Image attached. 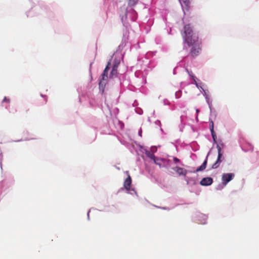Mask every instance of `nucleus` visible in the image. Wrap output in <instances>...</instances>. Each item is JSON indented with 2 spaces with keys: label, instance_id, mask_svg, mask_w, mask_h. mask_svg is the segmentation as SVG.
I'll return each mask as SVG.
<instances>
[{
  "label": "nucleus",
  "instance_id": "nucleus-11",
  "mask_svg": "<svg viewBox=\"0 0 259 259\" xmlns=\"http://www.w3.org/2000/svg\"><path fill=\"white\" fill-rule=\"evenodd\" d=\"M213 179L211 177H207L202 179L200 182V184L203 186H208L213 183Z\"/></svg>",
  "mask_w": 259,
  "mask_h": 259
},
{
  "label": "nucleus",
  "instance_id": "nucleus-10",
  "mask_svg": "<svg viewBox=\"0 0 259 259\" xmlns=\"http://www.w3.org/2000/svg\"><path fill=\"white\" fill-rule=\"evenodd\" d=\"M209 130L211 133V135L213 140V142L214 144H217V135L214 131V123L213 121L209 118Z\"/></svg>",
  "mask_w": 259,
  "mask_h": 259
},
{
  "label": "nucleus",
  "instance_id": "nucleus-47",
  "mask_svg": "<svg viewBox=\"0 0 259 259\" xmlns=\"http://www.w3.org/2000/svg\"><path fill=\"white\" fill-rule=\"evenodd\" d=\"M154 114H155V111H153V113H152V115H154Z\"/></svg>",
  "mask_w": 259,
  "mask_h": 259
},
{
  "label": "nucleus",
  "instance_id": "nucleus-22",
  "mask_svg": "<svg viewBox=\"0 0 259 259\" xmlns=\"http://www.w3.org/2000/svg\"><path fill=\"white\" fill-rule=\"evenodd\" d=\"M205 85V84L201 81L199 82V83L198 84V88H197L201 92H202V89H204L203 87Z\"/></svg>",
  "mask_w": 259,
  "mask_h": 259
},
{
  "label": "nucleus",
  "instance_id": "nucleus-6",
  "mask_svg": "<svg viewBox=\"0 0 259 259\" xmlns=\"http://www.w3.org/2000/svg\"><path fill=\"white\" fill-rule=\"evenodd\" d=\"M217 148L218 150V157L215 162L212 164L211 168L216 169L219 166L220 163L222 162L224 157L223 156V152L222 151V148L220 147V145H217Z\"/></svg>",
  "mask_w": 259,
  "mask_h": 259
},
{
  "label": "nucleus",
  "instance_id": "nucleus-40",
  "mask_svg": "<svg viewBox=\"0 0 259 259\" xmlns=\"http://www.w3.org/2000/svg\"><path fill=\"white\" fill-rule=\"evenodd\" d=\"M161 208L163 209H165V210H169V208L165 207H161Z\"/></svg>",
  "mask_w": 259,
  "mask_h": 259
},
{
  "label": "nucleus",
  "instance_id": "nucleus-36",
  "mask_svg": "<svg viewBox=\"0 0 259 259\" xmlns=\"http://www.w3.org/2000/svg\"><path fill=\"white\" fill-rule=\"evenodd\" d=\"M2 157H3L2 153H0V160H1L0 165H1V168H2Z\"/></svg>",
  "mask_w": 259,
  "mask_h": 259
},
{
  "label": "nucleus",
  "instance_id": "nucleus-19",
  "mask_svg": "<svg viewBox=\"0 0 259 259\" xmlns=\"http://www.w3.org/2000/svg\"><path fill=\"white\" fill-rule=\"evenodd\" d=\"M126 192L128 194H130L131 195H133L134 194H136L137 196H138L136 191H135L134 188H130L129 190H126Z\"/></svg>",
  "mask_w": 259,
  "mask_h": 259
},
{
  "label": "nucleus",
  "instance_id": "nucleus-5",
  "mask_svg": "<svg viewBox=\"0 0 259 259\" xmlns=\"http://www.w3.org/2000/svg\"><path fill=\"white\" fill-rule=\"evenodd\" d=\"M139 147L140 149V151L141 152H145L146 155L151 159L153 160L156 164L159 165V166L161 165V163L158 162L159 158H156L153 153H151L147 149L142 145H139Z\"/></svg>",
  "mask_w": 259,
  "mask_h": 259
},
{
  "label": "nucleus",
  "instance_id": "nucleus-42",
  "mask_svg": "<svg viewBox=\"0 0 259 259\" xmlns=\"http://www.w3.org/2000/svg\"><path fill=\"white\" fill-rule=\"evenodd\" d=\"M196 111L197 114H198V113L199 112V110L198 109H197L196 110Z\"/></svg>",
  "mask_w": 259,
  "mask_h": 259
},
{
  "label": "nucleus",
  "instance_id": "nucleus-12",
  "mask_svg": "<svg viewBox=\"0 0 259 259\" xmlns=\"http://www.w3.org/2000/svg\"><path fill=\"white\" fill-rule=\"evenodd\" d=\"M132 178L130 175H128L127 177L126 178L124 182V188L126 190H129L130 188H131V186L132 184Z\"/></svg>",
  "mask_w": 259,
  "mask_h": 259
},
{
  "label": "nucleus",
  "instance_id": "nucleus-16",
  "mask_svg": "<svg viewBox=\"0 0 259 259\" xmlns=\"http://www.w3.org/2000/svg\"><path fill=\"white\" fill-rule=\"evenodd\" d=\"M169 157L171 158L174 164L178 165H180L181 166H184V164L182 162L181 160L175 156H169Z\"/></svg>",
  "mask_w": 259,
  "mask_h": 259
},
{
  "label": "nucleus",
  "instance_id": "nucleus-31",
  "mask_svg": "<svg viewBox=\"0 0 259 259\" xmlns=\"http://www.w3.org/2000/svg\"><path fill=\"white\" fill-rule=\"evenodd\" d=\"M6 183V180H2L0 183V187L1 188L4 187V184Z\"/></svg>",
  "mask_w": 259,
  "mask_h": 259
},
{
  "label": "nucleus",
  "instance_id": "nucleus-2",
  "mask_svg": "<svg viewBox=\"0 0 259 259\" xmlns=\"http://www.w3.org/2000/svg\"><path fill=\"white\" fill-rule=\"evenodd\" d=\"M183 37L184 43L188 47H191V56L193 57L197 56L201 50V41L199 39L198 33L193 31L190 24L184 26Z\"/></svg>",
  "mask_w": 259,
  "mask_h": 259
},
{
  "label": "nucleus",
  "instance_id": "nucleus-13",
  "mask_svg": "<svg viewBox=\"0 0 259 259\" xmlns=\"http://www.w3.org/2000/svg\"><path fill=\"white\" fill-rule=\"evenodd\" d=\"M208 154H207L206 157L205 158V160H204V161L203 162L202 164L198 166L196 169L193 172H198V171H203V170H204L206 167V165H207V157H208Z\"/></svg>",
  "mask_w": 259,
  "mask_h": 259
},
{
  "label": "nucleus",
  "instance_id": "nucleus-1",
  "mask_svg": "<svg viewBox=\"0 0 259 259\" xmlns=\"http://www.w3.org/2000/svg\"><path fill=\"white\" fill-rule=\"evenodd\" d=\"M118 54L117 51H116V53L113 54L108 61L107 64L99 79V89L102 93L104 92L105 88L108 79V72L111 67L112 69L109 77V81L111 79H115V81H117L120 85H121L122 83V80L123 79L124 75L123 74H119L117 72V68L120 63L121 59V55L117 57Z\"/></svg>",
  "mask_w": 259,
  "mask_h": 259
},
{
  "label": "nucleus",
  "instance_id": "nucleus-26",
  "mask_svg": "<svg viewBox=\"0 0 259 259\" xmlns=\"http://www.w3.org/2000/svg\"><path fill=\"white\" fill-rule=\"evenodd\" d=\"M179 1L181 4L183 3L186 6H188L190 4L189 0H179Z\"/></svg>",
  "mask_w": 259,
  "mask_h": 259
},
{
  "label": "nucleus",
  "instance_id": "nucleus-9",
  "mask_svg": "<svg viewBox=\"0 0 259 259\" xmlns=\"http://www.w3.org/2000/svg\"><path fill=\"white\" fill-rule=\"evenodd\" d=\"M171 169L176 171L179 176H186L188 172L187 170L181 167L178 165L171 167Z\"/></svg>",
  "mask_w": 259,
  "mask_h": 259
},
{
  "label": "nucleus",
  "instance_id": "nucleus-27",
  "mask_svg": "<svg viewBox=\"0 0 259 259\" xmlns=\"http://www.w3.org/2000/svg\"><path fill=\"white\" fill-rule=\"evenodd\" d=\"M203 95V96L204 97V98H205L206 97H209V96L207 94V92H206V91L204 89H202V92H201Z\"/></svg>",
  "mask_w": 259,
  "mask_h": 259
},
{
  "label": "nucleus",
  "instance_id": "nucleus-15",
  "mask_svg": "<svg viewBox=\"0 0 259 259\" xmlns=\"http://www.w3.org/2000/svg\"><path fill=\"white\" fill-rule=\"evenodd\" d=\"M206 102L208 106V107L209 108L210 111V115H212L213 113V108L212 106V100L210 99V96L208 97H206L205 98Z\"/></svg>",
  "mask_w": 259,
  "mask_h": 259
},
{
  "label": "nucleus",
  "instance_id": "nucleus-29",
  "mask_svg": "<svg viewBox=\"0 0 259 259\" xmlns=\"http://www.w3.org/2000/svg\"><path fill=\"white\" fill-rule=\"evenodd\" d=\"M151 150L152 152V153L154 154V152L157 151V147L155 146H152L151 147Z\"/></svg>",
  "mask_w": 259,
  "mask_h": 259
},
{
  "label": "nucleus",
  "instance_id": "nucleus-38",
  "mask_svg": "<svg viewBox=\"0 0 259 259\" xmlns=\"http://www.w3.org/2000/svg\"><path fill=\"white\" fill-rule=\"evenodd\" d=\"M91 210L89 209L88 211V213H87V216H88V219L89 220H90V215H89V213H90V212Z\"/></svg>",
  "mask_w": 259,
  "mask_h": 259
},
{
  "label": "nucleus",
  "instance_id": "nucleus-14",
  "mask_svg": "<svg viewBox=\"0 0 259 259\" xmlns=\"http://www.w3.org/2000/svg\"><path fill=\"white\" fill-rule=\"evenodd\" d=\"M10 101L11 100L10 98L7 97H5L1 103L2 106L4 107L6 109L8 110L9 109Z\"/></svg>",
  "mask_w": 259,
  "mask_h": 259
},
{
  "label": "nucleus",
  "instance_id": "nucleus-18",
  "mask_svg": "<svg viewBox=\"0 0 259 259\" xmlns=\"http://www.w3.org/2000/svg\"><path fill=\"white\" fill-rule=\"evenodd\" d=\"M192 79H193V82H192V83L194 84L197 88H198V84L199 83V82H198L196 80L197 79V78L196 77V76L195 75H192Z\"/></svg>",
  "mask_w": 259,
  "mask_h": 259
},
{
  "label": "nucleus",
  "instance_id": "nucleus-4",
  "mask_svg": "<svg viewBox=\"0 0 259 259\" xmlns=\"http://www.w3.org/2000/svg\"><path fill=\"white\" fill-rule=\"evenodd\" d=\"M193 220L199 224L205 225L207 223V215L200 212H196L193 215Z\"/></svg>",
  "mask_w": 259,
  "mask_h": 259
},
{
  "label": "nucleus",
  "instance_id": "nucleus-39",
  "mask_svg": "<svg viewBox=\"0 0 259 259\" xmlns=\"http://www.w3.org/2000/svg\"><path fill=\"white\" fill-rule=\"evenodd\" d=\"M248 145H249V150H250L251 151H252L253 150V147H252V146L251 144H248Z\"/></svg>",
  "mask_w": 259,
  "mask_h": 259
},
{
  "label": "nucleus",
  "instance_id": "nucleus-44",
  "mask_svg": "<svg viewBox=\"0 0 259 259\" xmlns=\"http://www.w3.org/2000/svg\"><path fill=\"white\" fill-rule=\"evenodd\" d=\"M38 7H35L34 8V10H37V9H38Z\"/></svg>",
  "mask_w": 259,
  "mask_h": 259
},
{
  "label": "nucleus",
  "instance_id": "nucleus-21",
  "mask_svg": "<svg viewBox=\"0 0 259 259\" xmlns=\"http://www.w3.org/2000/svg\"><path fill=\"white\" fill-rule=\"evenodd\" d=\"M36 138H25L24 139H20V140H16V141H14V142H21V141H29V140H33V139H36Z\"/></svg>",
  "mask_w": 259,
  "mask_h": 259
},
{
  "label": "nucleus",
  "instance_id": "nucleus-46",
  "mask_svg": "<svg viewBox=\"0 0 259 259\" xmlns=\"http://www.w3.org/2000/svg\"><path fill=\"white\" fill-rule=\"evenodd\" d=\"M40 95H41V96L42 97H46V96H45V95H42V94H41Z\"/></svg>",
  "mask_w": 259,
  "mask_h": 259
},
{
  "label": "nucleus",
  "instance_id": "nucleus-37",
  "mask_svg": "<svg viewBox=\"0 0 259 259\" xmlns=\"http://www.w3.org/2000/svg\"><path fill=\"white\" fill-rule=\"evenodd\" d=\"M138 102L137 100H135V101L134 102L133 104V106L134 107H136L137 106H138Z\"/></svg>",
  "mask_w": 259,
  "mask_h": 259
},
{
  "label": "nucleus",
  "instance_id": "nucleus-17",
  "mask_svg": "<svg viewBox=\"0 0 259 259\" xmlns=\"http://www.w3.org/2000/svg\"><path fill=\"white\" fill-rule=\"evenodd\" d=\"M139 0H129L128 6L134 7L138 2Z\"/></svg>",
  "mask_w": 259,
  "mask_h": 259
},
{
  "label": "nucleus",
  "instance_id": "nucleus-43",
  "mask_svg": "<svg viewBox=\"0 0 259 259\" xmlns=\"http://www.w3.org/2000/svg\"><path fill=\"white\" fill-rule=\"evenodd\" d=\"M148 121L149 122H151V119H150V117H148Z\"/></svg>",
  "mask_w": 259,
  "mask_h": 259
},
{
  "label": "nucleus",
  "instance_id": "nucleus-49",
  "mask_svg": "<svg viewBox=\"0 0 259 259\" xmlns=\"http://www.w3.org/2000/svg\"><path fill=\"white\" fill-rule=\"evenodd\" d=\"M92 64H93V63H91L90 64V66H91V65H92Z\"/></svg>",
  "mask_w": 259,
  "mask_h": 259
},
{
  "label": "nucleus",
  "instance_id": "nucleus-41",
  "mask_svg": "<svg viewBox=\"0 0 259 259\" xmlns=\"http://www.w3.org/2000/svg\"><path fill=\"white\" fill-rule=\"evenodd\" d=\"M176 68H175L174 69V70H173V73H174V74H176Z\"/></svg>",
  "mask_w": 259,
  "mask_h": 259
},
{
  "label": "nucleus",
  "instance_id": "nucleus-33",
  "mask_svg": "<svg viewBox=\"0 0 259 259\" xmlns=\"http://www.w3.org/2000/svg\"><path fill=\"white\" fill-rule=\"evenodd\" d=\"M217 145H220V147H221V148H222V147H224V143H223L221 141H220V142H219V144H217Z\"/></svg>",
  "mask_w": 259,
  "mask_h": 259
},
{
  "label": "nucleus",
  "instance_id": "nucleus-24",
  "mask_svg": "<svg viewBox=\"0 0 259 259\" xmlns=\"http://www.w3.org/2000/svg\"><path fill=\"white\" fill-rule=\"evenodd\" d=\"M226 185H224L222 183V184H219L216 187V190H222L224 187Z\"/></svg>",
  "mask_w": 259,
  "mask_h": 259
},
{
  "label": "nucleus",
  "instance_id": "nucleus-35",
  "mask_svg": "<svg viewBox=\"0 0 259 259\" xmlns=\"http://www.w3.org/2000/svg\"><path fill=\"white\" fill-rule=\"evenodd\" d=\"M142 128H140L138 131V135L140 137H142Z\"/></svg>",
  "mask_w": 259,
  "mask_h": 259
},
{
  "label": "nucleus",
  "instance_id": "nucleus-48",
  "mask_svg": "<svg viewBox=\"0 0 259 259\" xmlns=\"http://www.w3.org/2000/svg\"><path fill=\"white\" fill-rule=\"evenodd\" d=\"M120 143L123 144V145H124V143L123 142H122V141H120Z\"/></svg>",
  "mask_w": 259,
  "mask_h": 259
},
{
  "label": "nucleus",
  "instance_id": "nucleus-3",
  "mask_svg": "<svg viewBox=\"0 0 259 259\" xmlns=\"http://www.w3.org/2000/svg\"><path fill=\"white\" fill-rule=\"evenodd\" d=\"M121 21L124 25L126 23V21L130 20L132 21H135L137 19V13L133 9V7L127 6L126 9L124 16L120 15Z\"/></svg>",
  "mask_w": 259,
  "mask_h": 259
},
{
  "label": "nucleus",
  "instance_id": "nucleus-23",
  "mask_svg": "<svg viewBox=\"0 0 259 259\" xmlns=\"http://www.w3.org/2000/svg\"><path fill=\"white\" fill-rule=\"evenodd\" d=\"M135 112L139 115H142L143 113V110L140 107H138V108H136Z\"/></svg>",
  "mask_w": 259,
  "mask_h": 259
},
{
  "label": "nucleus",
  "instance_id": "nucleus-28",
  "mask_svg": "<svg viewBox=\"0 0 259 259\" xmlns=\"http://www.w3.org/2000/svg\"><path fill=\"white\" fill-rule=\"evenodd\" d=\"M163 103L164 105H170V104L169 101L166 99L163 100Z\"/></svg>",
  "mask_w": 259,
  "mask_h": 259
},
{
  "label": "nucleus",
  "instance_id": "nucleus-45",
  "mask_svg": "<svg viewBox=\"0 0 259 259\" xmlns=\"http://www.w3.org/2000/svg\"><path fill=\"white\" fill-rule=\"evenodd\" d=\"M241 148H242V149L243 151H245V152L246 151L244 149V148H243V147H241Z\"/></svg>",
  "mask_w": 259,
  "mask_h": 259
},
{
  "label": "nucleus",
  "instance_id": "nucleus-32",
  "mask_svg": "<svg viewBox=\"0 0 259 259\" xmlns=\"http://www.w3.org/2000/svg\"><path fill=\"white\" fill-rule=\"evenodd\" d=\"M186 71L188 72V74H189V76L192 78V75H194L193 74L192 72H190V71L188 70V69H186Z\"/></svg>",
  "mask_w": 259,
  "mask_h": 259
},
{
  "label": "nucleus",
  "instance_id": "nucleus-8",
  "mask_svg": "<svg viewBox=\"0 0 259 259\" xmlns=\"http://www.w3.org/2000/svg\"><path fill=\"white\" fill-rule=\"evenodd\" d=\"M159 162H160L161 164L160 167H164L167 168H170L173 167L172 160L171 159H165V158H159Z\"/></svg>",
  "mask_w": 259,
  "mask_h": 259
},
{
  "label": "nucleus",
  "instance_id": "nucleus-25",
  "mask_svg": "<svg viewBox=\"0 0 259 259\" xmlns=\"http://www.w3.org/2000/svg\"><path fill=\"white\" fill-rule=\"evenodd\" d=\"M182 96V91L179 90L176 92L175 97L177 99L180 98Z\"/></svg>",
  "mask_w": 259,
  "mask_h": 259
},
{
  "label": "nucleus",
  "instance_id": "nucleus-34",
  "mask_svg": "<svg viewBox=\"0 0 259 259\" xmlns=\"http://www.w3.org/2000/svg\"><path fill=\"white\" fill-rule=\"evenodd\" d=\"M210 116H214V117H216V116H217V113H216L215 110L214 109H213V113H212V115H211L210 114Z\"/></svg>",
  "mask_w": 259,
  "mask_h": 259
},
{
  "label": "nucleus",
  "instance_id": "nucleus-30",
  "mask_svg": "<svg viewBox=\"0 0 259 259\" xmlns=\"http://www.w3.org/2000/svg\"><path fill=\"white\" fill-rule=\"evenodd\" d=\"M155 124L156 125H157L159 126H161V122L159 120H156L155 121Z\"/></svg>",
  "mask_w": 259,
  "mask_h": 259
},
{
  "label": "nucleus",
  "instance_id": "nucleus-20",
  "mask_svg": "<svg viewBox=\"0 0 259 259\" xmlns=\"http://www.w3.org/2000/svg\"><path fill=\"white\" fill-rule=\"evenodd\" d=\"M155 55V53L154 52H148L145 55V58L147 59H149L150 57H153Z\"/></svg>",
  "mask_w": 259,
  "mask_h": 259
},
{
  "label": "nucleus",
  "instance_id": "nucleus-7",
  "mask_svg": "<svg viewBox=\"0 0 259 259\" xmlns=\"http://www.w3.org/2000/svg\"><path fill=\"white\" fill-rule=\"evenodd\" d=\"M234 177L235 174L234 173H224L222 176V183L224 185H227V184L232 181Z\"/></svg>",
  "mask_w": 259,
  "mask_h": 259
}]
</instances>
